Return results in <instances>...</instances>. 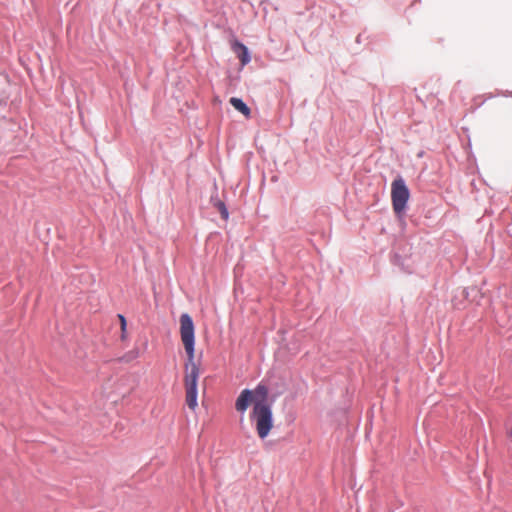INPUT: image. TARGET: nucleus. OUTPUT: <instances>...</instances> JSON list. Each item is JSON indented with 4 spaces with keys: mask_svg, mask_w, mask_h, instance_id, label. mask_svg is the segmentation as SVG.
Here are the masks:
<instances>
[{
    "mask_svg": "<svg viewBox=\"0 0 512 512\" xmlns=\"http://www.w3.org/2000/svg\"><path fill=\"white\" fill-rule=\"evenodd\" d=\"M285 390L286 383L281 377L267 373L255 388L243 389L235 400V409L241 416L252 405L249 420L261 440H265L274 428L273 405Z\"/></svg>",
    "mask_w": 512,
    "mask_h": 512,
    "instance_id": "f257e3e1",
    "label": "nucleus"
},
{
    "mask_svg": "<svg viewBox=\"0 0 512 512\" xmlns=\"http://www.w3.org/2000/svg\"><path fill=\"white\" fill-rule=\"evenodd\" d=\"M410 197L411 192L405 179L398 175L391 183V201L396 218L404 224L409 209Z\"/></svg>",
    "mask_w": 512,
    "mask_h": 512,
    "instance_id": "f03ea898",
    "label": "nucleus"
},
{
    "mask_svg": "<svg viewBox=\"0 0 512 512\" xmlns=\"http://www.w3.org/2000/svg\"><path fill=\"white\" fill-rule=\"evenodd\" d=\"M390 263L399 272L411 275L415 271L412 246L408 243L399 244L389 254Z\"/></svg>",
    "mask_w": 512,
    "mask_h": 512,
    "instance_id": "7ed1b4c3",
    "label": "nucleus"
},
{
    "mask_svg": "<svg viewBox=\"0 0 512 512\" xmlns=\"http://www.w3.org/2000/svg\"><path fill=\"white\" fill-rule=\"evenodd\" d=\"M180 336L185 348L186 355L191 356L195 351V324L189 313H182L180 316Z\"/></svg>",
    "mask_w": 512,
    "mask_h": 512,
    "instance_id": "20e7f679",
    "label": "nucleus"
},
{
    "mask_svg": "<svg viewBox=\"0 0 512 512\" xmlns=\"http://www.w3.org/2000/svg\"><path fill=\"white\" fill-rule=\"evenodd\" d=\"M185 361V385L198 386L199 377H200V364L195 362V351H192V355H186Z\"/></svg>",
    "mask_w": 512,
    "mask_h": 512,
    "instance_id": "39448f33",
    "label": "nucleus"
},
{
    "mask_svg": "<svg viewBox=\"0 0 512 512\" xmlns=\"http://www.w3.org/2000/svg\"><path fill=\"white\" fill-rule=\"evenodd\" d=\"M232 50L238 57L242 66H246L251 62V51L249 48L240 40L235 39L232 42Z\"/></svg>",
    "mask_w": 512,
    "mask_h": 512,
    "instance_id": "423d86ee",
    "label": "nucleus"
},
{
    "mask_svg": "<svg viewBox=\"0 0 512 512\" xmlns=\"http://www.w3.org/2000/svg\"><path fill=\"white\" fill-rule=\"evenodd\" d=\"M186 403L191 410L198 407V386L185 385Z\"/></svg>",
    "mask_w": 512,
    "mask_h": 512,
    "instance_id": "0eeeda50",
    "label": "nucleus"
},
{
    "mask_svg": "<svg viewBox=\"0 0 512 512\" xmlns=\"http://www.w3.org/2000/svg\"><path fill=\"white\" fill-rule=\"evenodd\" d=\"M230 104L233 106L235 110L243 114L245 117H250L251 109L250 107L243 101L242 98L231 97L229 100Z\"/></svg>",
    "mask_w": 512,
    "mask_h": 512,
    "instance_id": "6e6552de",
    "label": "nucleus"
},
{
    "mask_svg": "<svg viewBox=\"0 0 512 512\" xmlns=\"http://www.w3.org/2000/svg\"><path fill=\"white\" fill-rule=\"evenodd\" d=\"M211 202H212L213 206L215 208H217V210L219 211L221 218L223 220H228L229 219V210H228V207L226 206V204L222 200L214 199L213 197H211Z\"/></svg>",
    "mask_w": 512,
    "mask_h": 512,
    "instance_id": "1a4fd4ad",
    "label": "nucleus"
},
{
    "mask_svg": "<svg viewBox=\"0 0 512 512\" xmlns=\"http://www.w3.org/2000/svg\"><path fill=\"white\" fill-rule=\"evenodd\" d=\"M139 356V351L138 349H133L131 351H128L127 353H125L122 358H121V361H124V362H130L136 358H138Z\"/></svg>",
    "mask_w": 512,
    "mask_h": 512,
    "instance_id": "9d476101",
    "label": "nucleus"
},
{
    "mask_svg": "<svg viewBox=\"0 0 512 512\" xmlns=\"http://www.w3.org/2000/svg\"><path fill=\"white\" fill-rule=\"evenodd\" d=\"M117 318H118L119 323H120V328L127 327V325H128L127 324V319H126V317L123 314L118 313L117 314Z\"/></svg>",
    "mask_w": 512,
    "mask_h": 512,
    "instance_id": "9b49d317",
    "label": "nucleus"
},
{
    "mask_svg": "<svg viewBox=\"0 0 512 512\" xmlns=\"http://www.w3.org/2000/svg\"><path fill=\"white\" fill-rule=\"evenodd\" d=\"M120 331H121L120 339L122 341H125L127 339V337H128L127 327L120 328Z\"/></svg>",
    "mask_w": 512,
    "mask_h": 512,
    "instance_id": "f8f14e48",
    "label": "nucleus"
},
{
    "mask_svg": "<svg viewBox=\"0 0 512 512\" xmlns=\"http://www.w3.org/2000/svg\"><path fill=\"white\" fill-rule=\"evenodd\" d=\"M362 39H363V33H360L357 35L355 41H356V43L360 44V43H362Z\"/></svg>",
    "mask_w": 512,
    "mask_h": 512,
    "instance_id": "ddd939ff",
    "label": "nucleus"
},
{
    "mask_svg": "<svg viewBox=\"0 0 512 512\" xmlns=\"http://www.w3.org/2000/svg\"><path fill=\"white\" fill-rule=\"evenodd\" d=\"M464 293H465V297H467L469 295V292L466 289L464 290Z\"/></svg>",
    "mask_w": 512,
    "mask_h": 512,
    "instance_id": "4468645a",
    "label": "nucleus"
}]
</instances>
